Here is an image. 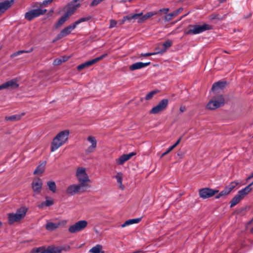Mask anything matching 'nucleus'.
I'll list each match as a JSON object with an SVG mask.
<instances>
[{
	"instance_id": "obj_1",
	"label": "nucleus",
	"mask_w": 253,
	"mask_h": 253,
	"mask_svg": "<svg viewBox=\"0 0 253 253\" xmlns=\"http://www.w3.org/2000/svg\"><path fill=\"white\" fill-rule=\"evenodd\" d=\"M212 29V26L207 24H204L202 25L198 24L189 25L185 29H184V34L186 35H196Z\"/></svg>"
},
{
	"instance_id": "obj_2",
	"label": "nucleus",
	"mask_w": 253,
	"mask_h": 253,
	"mask_svg": "<svg viewBox=\"0 0 253 253\" xmlns=\"http://www.w3.org/2000/svg\"><path fill=\"white\" fill-rule=\"evenodd\" d=\"M28 209L25 207H22L17 210L16 213H9L7 214L8 222L11 225L14 222H20L24 218Z\"/></svg>"
},
{
	"instance_id": "obj_3",
	"label": "nucleus",
	"mask_w": 253,
	"mask_h": 253,
	"mask_svg": "<svg viewBox=\"0 0 253 253\" xmlns=\"http://www.w3.org/2000/svg\"><path fill=\"white\" fill-rule=\"evenodd\" d=\"M76 176L79 182V184L84 188L87 190V189L90 187V185L88 183L90 182V180L84 168H78L76 171Z\"/></svg>"
},
{
	"instance_id": "obj_4",
	"label": "nucleus",
	"mask_w": 253,
	"mask_h": 253,
	"mask_svg": "<svg viewBox=\"0 0 253 253\" xmlns=\"http://www.w3.org/2000/svg\"><path fill=\"white\" fill-rule=\"evenodd\" d=\"M225 104V99L221 94L216 95L207 103L206 108L210 110L216 109Z\"/></svg>"
},
{
	"instance_id": "obj_5",
	"label": "nucleus",
	"mask_w": 253,
	"mask_h": 253,
	"mask_svg": "<svg viewBox=\"0 0 253 253\" xmlns=\"http://www.w3.org/2000/svg\"><path fill=\"white\" fill-rule=\"evenodd\" d=\"M157 14V12H148L144 15H142V13L134 14L133 15H128L125 16L122 20L121 24H123L124 22L127 20H130L131 19H137L138 23H142L145 20L148 19L149 18Z\"/></svg>"
},
{
	"instance_id": "obj_6",
	"label": "nucleus",
	"mask_w": 253,
	"mask_h": 253,
	"mask_svg": "<svg viewBox=\"0 0 253 253\" xmlns=\"http://www.w3.org/2000/svg\"><path fill=\"white\" fill-rule=\"evenodd\" d=\"M64 250L61 247L48 246L33 248L31 253H61Z\"/></svg>"
},
{
	"instance_id": "obj_7",
	"label": "nucleus",
	"mask_w": 253,
	"mask_h": 253,
	"mask_svg": "<svg viewBox=\"0 0 253 253\" xmlns=\"http://www.w3.org/2000/svg\"><path fill=\"white\" fill-rule=\"evenodd\" d=\"M87 224L86 220H80L70 226L68 230L71 233H75L85 229L87 227Z\"/></svg>"
},
{
	"instance_id": "obj_8",
	"label": "nucleus",
	"mask_w": 253,
	"mask_h": 253,
	"mask_svg": "<svg viewBox=\"0 0 253 253\" xmlns=\"http://www.w3.org/2000/svg\"><path fill=\"white\" fill-rule=\"evenodd\" d=\"M75 3L76 2L73 0L65 6L63 9L64 11H66L64 14L69 18L76 12L81 5L80 3L76 4Z\"/></svg>"
},
{
	"instance_id": "obj_9",
	"label": "nucleus",
	"mask_w": 253,
	"mask_h": 253,
	"mask_svg": "<svg viewBox=\"0 0 253 253\" xmlns=\"http://www.w3.org/2000/svg\"><path fill=\"white\" fill-rule=\"evenodd\" d=\"M86 191V189L84 188L79 184H72L69 186L66 189V194L71 195H74L78 193H84Z\"/></svg>"
},
{
	"instance_id": "obj_10",
	"label": "nucleus",
	"mask_w": 253,
	"mask_h": 253,
	"mask_svg": "<svg viewBox=\"0 0 253 253\" xmlns=\"http://www.w3.org/2000/svg\"><path fill=\"white\" fill-rule=\"evenodd\" d=\"M46 12V9H41L40 8L33 9L26 12L25 14V17L27 20L31 21L35 17L43 15Z\"/></svg>"
},
{
	"instance_id": "obj_11",
	"label": "nucleus",
	"mask_w": 253,
	"mask_h": 253,
	"mask_svg": "<svg viewBox=\"0 0 253 253\" xmlns=\"http://www.w3.org/2000/svg\"><path fill=\"white\" fill-rule=\"evenodd\" d=\"M219 192L217 190H213L209 188H204L199 190V196L205 199L214 196Z\"/></svg>"
},
{
	"instance_id": "obj_12",
	"label": "nucleus",
	"mask_w": 253,
	"mask_h": 253,
	"mask_svg": "<svg viewBox=\"0 0 253 253\" xmlns=\"http://www.w3.org/2000/svg\"><path fill=\"white\" fill-rule=\"evenodd\" d=\"M67 221L63 220L57 222H47L45 225V228L48 231H53L60 227H63L66 224Z\"/></svg>"
},
{
	"instance_id": "obj_13",
	"label": "nucleus",
	"mask_w": 253,
	"mask_h": 253,
	"mask_svg": "<svg viewBox=\"0 0 253 253\" xmlns=\"http://www.w3.org/2000/svg\"><path fill=\"white\" fill-rule=\"evenodd\" d=\"M75 28V25L73 24L68 26L67 27L64 28L59 34H58L55 39L53 40V42L58 41L62 38L68 35L71 32V31Z\"/></svg>"
},
{
	"instance_id": "obj_14",
	"label": "nucleus",
	"mask_w": 253,
	"mask_h": 253,
	"mask_svg": "<svg viewBox=\"0 0 253 253\" xmlns=\"http://www.w3.org/2000/svg\"><path fill=\"white\" fill-rule=\"evenodd\" d=\"M33 191L36 194H40L42 189V182L40 178H35L31 184Z\"/></svg>"
},
{
	"instance_id": "obj_15",
	"label": "nucleus",
	"mask_w": 253,
	"mask_h": 253,
	"mask_svg": "<svg viewBox=\"0 0 253 253\" xmlns=\"http://www.w3.org/2000/svg\"><path fill=\"white\" fill-rule=\"evenodd\" d=\"M87 140L91 143V145L85 150V154L88 155L95 150L97 146V141L95 137L92 136H89Z\"/></svg>"
},
{
	"instance_id": "obj_16",
	"label": "nucleus",
	"mask_w": 253,
	"mask_h": 253,
	"mask_svg": "<svg viewBox=\"0 0 253 253\" xmlns=\"http://www.w3.org/2000/svg\"><path fill=\"white\" fill-rule=\"evenodd\" d=\"M14 0H4L0 2V15L9 9L14 3Z\"/></svg>"
},
{
	"instance_id": "obj_17",
	"label": "nucleus",
	"mask_w": 253,
	"mask_h": 253,
	"mask_svg": "<svg viewBox=\"0 0 253 253\" xmlns=\"http://www.w3.org/2000/svg\"><path fill=\"white\" fill-rule=\"evenodd\" d=\"M136 154V153L133 152L128 154H123L119 159L116 160L117 163L118 165H122Z\"/></svg>"
},
{
	"instance_id": "obj_18",
	"label": "nucleus",
	"mask_w": 253,
	"mask_h": 253,
	"mask_svg": "<svg viewBox=\"0 0 253 253\" xmlns=\"http://www.w3.org/2000/svg\"><path fill=\"white\" fill-rule=\"evenodd\" d=\"M69 135V130H64L58 133L55 137L59 138L64 144L68 140Z\"/></svg>"
},
{
	"instance_id": "obj_19",
	"label": "nucleus",
	"mask_w": 253,
	"mask_h": 253,
	"mask_svg": "<svg viewBox=\"0 0 253 253\" xmlns=\"http://www.w3.org/2000/svg\"><path fill=\"white\" fill-rule=\"evenodd\" d=\"M60 141L61 140L56 137L53 138L51 144L50 149L51 152L55 151L64 144V143Z\"/></svg>"
},
{
	"instance_id": "obj_20",
	"label": "nucleus",
	"mask_w": 253,
	"mask_h": 253,
	"mask_svg": "<svg viewBox=\"0 0 253 253\" xmlns=\"http://www.w3.org/2000/svg\"><path fill=\"white\" fill-rule=\"evenodd\" d=\"M227 84V83L226 81L216 82L212 84L211 90L214 92L218 89H223Z\"/></svg>"
},
{
	"instance_id": "obj_21",
	"label": "nucleus",
	"mask_w": 253,
	"mask_h": 253,
	"mask_svg": "<svg viewBox=\"0 0 253 253\" xmlns=\"http://www.w3.org/2000/svg\"><path fill=\"white\" fill-rule=\"evenodd\" d=\"M2 84L4 89H11L17 88L19 86V84L17 83L16 81L15 80H10Z\"/></svg>"
},
{
	"instance_id": "obj_22",
	"label": "nucleus",
	"mask_w": 253,
	"mask_h": 253,
	"mask_svg": "<svg viewBox=\"0 0 253 253\" xmlns=\"http://www.w3.org/2000/svg\"><path fill=\"white\" fill-rule=\"evenodd\" d=\"M183 10L182 7H180L177 10L173 12L170 13L165 16V20L166 21H169L171 20L173 17L177 16L180 13H181Z\"/></svg>"
},
{
	"instance_id": "obj_23",
	"label": "nucleus",
	"mask_w": 253,
	"mask_h": 253,
	"mask_svg": "<svg viewBox=\"0 0 253 253\" xmlns=\"http://www.w3.org/2000/svg\"><path fill=\"white\" fill-rule=\"evenodd\" d=\"M150 64V62L142 63V62H136L130 65L129 69L130 71H134L137 69H140L144 68Z\"/></svg>"
},
{
	"instance_id": "obj_24",
	"label": "nucleus",
	"mask_w": 253,
	"mask_h": 253,
	"mask_svg": "<svg viewBox=\"0 0 253 253\" xmlns=\"http://www.w3.org/2000/svg\"><path fill=\"white\" fill-rule=\"evenodd\" d=\"M252 189V188L251 187V185L249 184L244 189L239 191L238 195L242 199H243L251 191Z\"/></svg>"
},
{
	"instance_id": "obj_25",
	"label": "nucleus",
	"mask_w": 253,
	"mask_h": 253,
	"mask_svg": "<svg viewBox=\"0 0 253 253\" xmlns=\"http://www.w3.org/2000/svg\"><path fill=\"white\" fill-rule=\"evenodd\" d=\"M46 162L44 161L40 165H39L34 171L33 174L34 175H38L42 174L45 170V169Z\"/></svg>"
},
{
	"instance_id": "obj_26",
	"label": "nucleus",
	"mask_w": 253,
	"mask_h": 253,
	"mask_svg": "<svg viewBox=\"0 0 253 253\" xmlns=\"http://www.w3.org/2000/svg\"><path fill=\"white\" fill-rule=\"evenodd\" d=\"M69 18L65 14H64L55 24V28L57 29L61 27Z\"/></svg>"
},
{
	"instance_id": "obj_27",
	"label": "nucleus",
	"mask_w": 253,
	"mask_h": 253,
	"mask_svg": "<svg viewBox=\"0 0 253 253\" xmlns=\"http://www.w3.org/2000/svg\"><path fill=\"white\" fill-rule=\"evenodd\" d=\"M123 173L121 172H118L115 176V178H116L118 183L119 184V188L122 190H124L125 188V186L123 185L122 180H123Z\"/></svg>"
},
{
	"instance_id": "obj_28",
	"label": "nucleus",
	"mask_w": 253,
	"mask_h": 253,
	"mask_svg": "<svg viewBox=\"0 0 253 253\" xmlns=\"http://www.w3.org/2000/svg\"><path fill=\"white\" fill-rule=\"evenodd\" d=\"M48 198L46 197V200L44 202H42L41 204L38 206L39 208H43L44 207H49L54 204V201L52 199H47Z\"/></svg>"
},
{
	"instance_id": "obj_29",
	"label": "nucleus",
	"mask_w": 253,
	"mask_h": 253,
	"mask_svg": "<svg viewBox=\"0 0 253 253\" xmlns=\"http://www.w3.org/2000/svg\"><path fill=\"white\" fill-rule=\"evenodd\" d=\"M172 42L171 40H168L166 41L162 45L164 48L162 49L160 51H158L159 53H162L165 52L168 48L172 45Z\"/></svg>"
},
{
	"instance_id": "obj_30",
	"label": "nucleus",
	"mask_w": 253,
	"mask_h": 253,
	"mask_svg": "<svg viewBox=\"0 0 253 253\" xmlns=\"http://www.w3.org/2000/svg\"><path fill=\"white\" fill-rule=\"evenodd\" d=\"M141 218H134V219H128L125 222V223L122 225V227H124L126 226L134 224V223H137L140 221Z\"/></svg>"
},
{
	"instance_id": "obj_31",
	"label": "nucleus",
	"mask_w": 253,
	"mask_h": 253,
	"mask_svg": "<svg viewBox=\"0 0 253 253\" xmlns=\"http://www.w3.org/2000/svg\"><path fill=\"white\" fill-rule=\"evenodd\" d=\"M102 249V246L99 244L93 247L89 251L90 252L92 253H105L104 251H101Z\"/></svg>"
},
{
	"instance_id": "obj_32",
	"label": "nucleus",
	"mask_w": 253,
	"mask_h": 253,
	"mask_svg": "<svg viewBox=\"0 0 253 253\" xmlns=\"http://www.w3.org/2000/svg\"><path fill=\"white\" fill-rule=\"evenodd\" d=\"M163 111H164V109L158 103V105L152 108V109L150 111L149 113L151 114H156Z\"/></svg>"
},
{
	"instance_id": "obj_33",
	"label": "nucleus",
	"mask_w": 253,
	"mask_h": 253,
	"mask_svg": "<svg viewBox=\"0 0 253 253\" xmlns=\"http://www.w3.org/2000/svg\"><path fill=\"white\" fill-rule=\"evenodd\" d=\"M69 59V57L68 56H62L60 58H57L54 60L53 62L54 65H59L61 64L62 63L64 62L67 61Z\"/></svg>"
},
{
	"instance_id": "obj_34",
	"label": "nucleus",
	"mask_w": 253,
	"mask_h": 253,
	"mask_svg": "<svg viewBox=\"0 0 253 253\" xmlns=\"http://www.w3.org/2000/svg\"><path fill=\"white\" fill-rule=\"evenodd\" d=\"M47 185L48 187V189L50 191L53 193L56 192V185L55 182L53 181H48L47 182Z\"/></svg>"
},
{
	"instance_id": "obj_35",
	"label": "nucleus",
	"mask_w": 253,
	"mask_h": 253,
	"mask_svg": "<svg viewBox=\"0 0 253 253\" xmlns=\"http://www.w3.org/2000/svg\"><path fill=\"white\" fill-rule=\"evenodd\" d=\"M242 199L237 194L231 201L230 207L232 208L238 204Z\"/></svg>"
},
{
	"instance_id": "obj_36",
	"label": "nucleus",
	"mask_w": 253,
	"mask_h": 253,
	"mask_svg": "<svg viewBox=\"0 0 253 253\" xmlns=\"http://www.w3.org/2000/svg\"><path fill=\"white\" fill-rule=\"evenodd\" d=\"M21 119L20 115H13L11 116H6L5 120L7 121H15L19 120Z\"/></svg>"
},
{
	"instance_id": "obj_37",
	"label": "nucleus",
	"mask_w": 253,
	"mask_h": 253,
	"mask_svg": "<svg viewBox=\"0 0 253 253\" xmlns=\"http://www.w3.org/2000/svg\"><path fill=\"white\" fill-rule=\"evenodd\" d=\"M159 91L158 90H154L149 92L147 93L145 96V99L146 100H149L152 98L154 95L158 93Z\"/></svg>"
},
{
	"instance_id": "obj_38",
	"label": "nucleus",
	"mask_w": 253,
	"mask_h": 253,
	"mask_svg": "<svg viewBox=\"0 0 253 253\" xmlns=\"http://www.w3.org/2000/svg\"><path fill=\"white\" fill-rule=\"evenodd\" d=\"M159 104L164 110L168 107L169 104V100L168 99H163L159 102Z\"/></svg>"
},
{
	"instance_id": "obj_39",
	"label": "nucleus",
	"mask_w": 253,
	"mask_h": 253,
	"mask_svg": "<svg viewBox=\"0 0 253 253\" xmlns=\"http://www.w3.org/2000/svg\"><path fill=\"white\" fill-rule=\"evenodd\" d=\"M239 184V182L236 181H233L231 182L228 186L226 187L225 188L227 189V190L230 193L231 191L237 186Z\"/></svg>"
},
{
	"instance_id": "obj_40",
	"label": "nucleus",
	"mask_w": 253,
	"mask_h": 253,
	"mask_svg": "<svg viewBox=\"0 0 253 253\" xmlns=\"http://www.w3.org/2000/svg\"><path fill=\"white\" fill-rule=\"evenodd\" d=\"M90 18H91V17L90 16L87 17H82V18H80V19H79L78 20L75 21L74 23H73V24L74 25H75V27L76 28L77 25L79 24L80 23H81L82 22L88 21L89 19H90Z\"/></svg>"
},
{
	"instance_id": "obj_41",
	"label": "nucleus",
	"mask_w": 253,
	"mask_h": 253,
	"mask_svg": "<svg viewBox=\"0 0 253 253\" xmlns=\"http://www.w3.org/2000/svg\"><path fill=\"white\" fill-rule=\"evenodd\" d=\"M226 17V15H224L223 17L219 16L218 14H213L210 16V19L211 20H214L215 19H217L219 20H222L224 19Z\"/></svg>"
},
{
	"instance_id": "obj_42",
	"label": "nucleus",
	"mask_w": 253,
	"mask_h": 253,
	"mask_svg": "<svg viewBox=\"0 0 253 253\" xmlns=\"http://www.w3.org/2000/svg\"><path fill=\"white\" fill-rule=\"evenodd\" d=\"M230 193V192L227 190V189L225 188L223 190H222V191H221L219 194H218L217 195H216L215 196V198L216 199H218L220 197H222V196H226L228 194H229Z\"/></svg>"
},
{
	"instance_id": "obj_43",
	"label": "nucleus",
	"mask_w": 253,
	"mask_h": 253,
	"mask_svg": "<svg viewBox=\"0 0 253 253\" xmlns=\"http://www.w3.org/2000/svg\"><path fill=\"white\" fill-rule=\"evenodd\" d=\"M30 51H26V50H19V51H16L14 53H13V54H12L11 55H10V57L11 58H13L14 57H15L16 56H18L22 53H28V52H29Z\"/></svg>"
},
{
	"instance_id": "obj_44",
	"label": "nucleus",
	"mask_w": 253,
	"mask_h": 253,
	"mask_svg": "<svg viewBox=\"0 0 253 253\" xmlns=\"http://www.w3.org/2000/svg\"><path fill=\"white\" fill-rule=\"evenodd\" d=\"M107 56V53H105L103 55H102L101 56H99V57H96L94 59V60L95 61V63H97V62H98L99 61L103 59L104 57H106Z\"/></svg>"
},
{
	"instance_id": "obj_45",
	"label": "nucleus",
	"mask_w": 253,
	"mask_h": 253,
	"mask_svg": "<svg viewBox=\"0 0 253 253\" xmlns=\"http://www.w3.org/2000/svg\"><path fill=\"white\" fill-rule=\"evenodd\" d=\"M87 66H86V65L85 63L84 62V63H83V64H81V65H79L77 67V69H78V70H79V71H81V70H83V69H84V68H87Z\"/></svg>"
},
{
	"instance_id": "obj_46",
	"label": "nucleus",
	"mask_w": 253,
	"mask_h": 253,
	"mask_svg": "<svg viewBox=\"0 0 253 253\" xmlns=\"http://www.w3.org/2000/svg\"><path fill=\"white\" fill-rule=\"evenodd\" d=\"M158 53H159L158 51H157L156 52H153V53H142V54H141V56H143V57H147V56H151V55H155V54H158Z\"/></svg>"
},
{
	"instance_id": "obj_47",
	"label": "nucleus",
	"mask_w": 253,
	"mask_h": 253,
	"mask_svg": "<svg viewBox=\"0 0 253 253\" xmlns=\"http://www.w3.org/2000/svg\"><path fill=\"white\" fill-rule=\"evenodd\" d=\"M245 209L244 208H241V209H237L234 212V214H241V213H242L244 211H245Z\"/></svg>"
},
{
	"instance_id": "obj_48",
	"label": "nucleus",
	"mask_w": 253,
	"mask_h": 253,
	"mask_svg": "<svg viewBox=\"0 0 253 253\" xmlns=\"http://www.w3.org/2000/svg\"><path fill=\"white\" fill-rule=\"evenodd\" d=\"M94 61H95L94 60V59H92V60L86 61L85 63L87 67H88L92 66L94 64H95V63Z\"/></svg>"
},
{
	"instance_id": "obj_49",
	"label": "nucleus",
	"mask_w": 253,
	"mask_h": 253,
	"mask_svg": "<svg viewBox=\"0 0 253 253\" xmlns=\"http://www.w3.org/2000/svg\"><path fill=\"white\" fill-rule=\"evenodd\" d=\"M117 23L116 21H115L114 20H110V25L109 28H113L114 27H115L116 26Z\"/></svg>"
},
{
	"instance_id": "obj_50",
	"label": "nucleus",
	"mask_w": 253,
	"mask_h": 253,
	"mask_svg": "<svg viewBox=\"0 0 253 253\" xmlns=\"http://www.w3.org/2000/svg\"><path fill=\"white\" fill-rule=\"evenodd\" d=\"M181 140V137H179L178 138V139L176 141V142L173 144L171 146L173 147V149L176 147L179 144V143L180 142V141Z\"/></svg>"
},
{
	"instance_id": "obj_51",
	"label": "nucleus",
	"mask_w": 253,
	"mask_h": 253,
	"mask_svg": "<svg viewBox=\"0 0 253 253\" xmlns=\"http://www.w3.org/2000/svg\"><path fill=\"white\" fill-rule=\"evenodd\" d=\"M159 11L160 12H163L165 14H167L169 11V8H164L160 9Z\"/></svg>"
},
{
	"instance_id": "obj_52",
	"label": "nucleus",
	"mask_w": 253,
	"mask_h": 253,
	"mask_svg": "<svg viewBox=\"0 0 253 253\" xmlns=\"http://www.w3.org/2000/svg\"><path fill=\"white\" fill-rule=\"evenodd\" d=\"M186 110V108L185 106H181L179 108V111L180 112L182 113L184 111H185Z\"/></svg>"
},
{
	"instance_id": "obj_53",
	"label": "nucleus",
	"mask_w": 253,
	"mask_h": 253,
	"mask_svg": "<svg viewBox=\"0 0 253 253\" xmlns=\"http://www.w3.org/2000/svg\"><path fill=\"white\" fill-rule=\"evenodd\" d=\"M48 3H47V2L46 1V0H44L42 3H41L40 5V7H42V6L43 5H46L47 4H48Z\"/></svg>"
},
{
	"instance_id": "obj_54",
	"label": "nucleus",
	"mask_w": 253,
	"mask_h": 253,
	"mask_svg": "<svg viewBox=\"0 0 253 253\" xmlns=\"http://www.w3.org/2000/svg\"><path fill=\"white\" fill-rule=\"evenodd\" d=\"M48 3H47V2L46 1V0H44L42 3H41L40 5V7H42V6L43 5H46L47 4H48Z\"/></svg>"
},
{
	"instance_id": "obj_55",
	"label": "nucleus",
	"mask_w": 253,
	"mask_h": 253,
	"mask_svg": "<svg viewBox=\"0 0 253 253\" xmlns=\"http://www.w3.org/2000/svg\"><path fill=\"white\" fill-rule=\"evenodd\" d=\"M169 153L166 151L165 153H163L161 156V158H162L164 156H165V155H167L168 154H169Z\"/></svg>"
},
{
	"instance_id": "obj_56",
	"label": "nucleus",
	"mask_w": 253,
	"mask_h": 253,
	"mask_svg": "<svg viewBox=\"0 0 253 253\" xmlns=\"http://www.w3.org/2000/svg\"><path fill=\"white\" fill-rule=\"evenodd\" d=\"M252 178H253V176H252V174H251L247 179H246V181H249L250 179H252Z\"/></svg>"
},
{
	"instance_id": "obj_57",
	"label": "nucleus",
	"mask_w": 253,
	"mask_h": 253,
	"mask_svg": "<svg viewBox=\"0 0 253 253\" xmlns=\"http://www.w3.org/2000/svg\"><path fill=\"white\" fill-rule=\"evenodd\" d=\"M173 149V147L170 146L167 150V151L169 153L171 151H172Z\"/></svg>"
},
{
	"instance_id": "obj_58",
	"label": "nucleus",
	"mask_w": 253,
	"mask_h": 253,
	"mask_svg": "<svg viewBox=\"0 0 253 253\" xmlns=\"http://www.w3.org/2000/svg\"><path fill=\"white\" fill-rule=\"evenodd\" d=\"M177 155L178 156H182V153L180 151H179L178 152V153H177Z\"/></svg>"
},
{
	"instance_id": "obj_59",
	"label": "nucleus",
	"mask_w": 253,
	"mask_h": 253,
	"mask_svg": "<svg viewBox=\"0 0 253 253\" xmlns=\"http://www.w3.org/2000/svg\"><path fill=\"white\" fill-rule=\"evenodd\" d=\"M3 89H4V88L3 84H1V85H0V90Z\"/></svg>"
},
{
	"instance_id": "obj_60",
	"label": "nucleus",
	"mask_w": 253,
	"mask_h": 253,
	"mask_svg": "<svg viewBox=\"0 0 253 253\" xmlns=\"http://www.w3.org/2000/svg\"><path fill=\"white\" fill-rule=\"evenodd\" d=\"M46 0V1L47 2V3H48V4H49V3H51V2H52V1L53 0Z\"/></svg>"
},
{
	"instance_id": "obj_61",
	"label": "nucleus",
	"mask_w": 253,
	"mask_h": 253,
	"mask_svg": "<svg viewBox=\"0 0 253 253\" xmlns=\"http://www.w3.org/2000/svg\"><path fill=\"white\" fill-rule=\"evenodd\" d=\"M225 1H226V0H219V1L220 3H222Z\"/></svg>"
},
{
	"instance_id": "obj_62",
	"label": "nucleus",
	"mask_w": 253,
	"mask_h": 253,
	"mask_svg": "<svg viewBox=\"0 0 253 253\" xmlns=\"http://www.w3.org/2000/svg\"><path fill=\"white\" fill-rule=\"evenodd\" d=\"M83 0H74V1L76 2L78 1H83Z\"/></svg>"
},
{
	"instance_id": "obj_63",
	"label": "nucleus",
	"mask_w": 253,
	"mask_h": 253,
	"mask_svg": "<svg viewBox=\"0 0 253 253\" xmlns=\"http://www.w3.org/2000/svg\"><path fill=\"white\" fill-rule=\"evenodd\" d=\"M251 232L253 234V227L251 229Z\"/></svg>"
},
{
	"instance_id": "obj_64",
	"label": "nucleus",
	"mask_w": 253,
	"mask_h": 253,
	"mask_svg": "<svg viewBox=\"0 0 253 253\" xmlns=\"http://www.w3.org/2000/svg\"><path fill=\"white\" fill-rule=\"evenodd\" d=\"M53 12V10H50V11H49V13H50L52 14Z\"/></svg>"
}]
</instances>
